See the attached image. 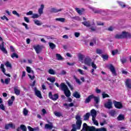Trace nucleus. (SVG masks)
Segmentation results:
<instances>
[{
	"instance_id": "f257e3e1",
	"label": "nucleus",
	"mask_w": 131,
	"mask_h": 131,
	"mask_svg": "<svg viewBox=\"0 0 131 131\" xmlns=\"http://www.w3.org/2000/svg\"><path fill=\"white\" fill-rule=\"evenodd\" d=\"M87 130L89 131H107V129L105 127H102L100 128H95L94 126H88Z\"/></svg>"
},
{
	"instance_id": "f03ea898",
	"label": "nucleus",
	"mask_w": 131,
	"mask_h": 131,
	"mask_svg": "<svg viewBox=\"0 0 131 131\" xmlns=\"http://www.w3.org/2000/svg\"><path fill=\"white\" fill-rule=\"evenodd\" d=\"M108 68L110 70L111 72H112V74L113 75V76H117V73H116V70L115 69V67H114L113 64H110L108 66Z\"/></svg>"
},
{
	"instance_id": "7ed1b4c3",
	"label": "nucleus",
	"mask_w": 131,
	"mask_h": 131,
	"mask_svg": "<svg viewBox=\"0 0 131 131\" xmlns=\"http://www.w3.org/2000/svg\"><path fill=\"white\" fill-rule=\"evenodd\" d=\"M112 100L110 99H108L107 102L104 103V107L106 109H112L113 108Z\"/></svg>"
},
{
	"instance_id": "20e7f679",
	"label": "nucleus",
	"mask_w": 131,
	"mask_h": 131,
	"mask_svg": "<svg viewBox=\"0 0 131 131\" xmlns=\"http://www.w3.org/2000/svg\"><path fill=\"white\" fill-rule=\"evenodd\" d=\"M49 97L50 99H51V100H53V101H57V100L59 99V95H58V94H55L53 95L52 92H49Z\"/></svg>"
},
{
	"instance_id": "39448f33",
	"label": "nucleus",
	"mask_w": 131,
	"mask_h": 131,
	"mask_svg": "<svg viewBox=\"0 0 131 131\" xmlns=\"http://www.w3.org/2000/svg\"><path fill=\"white\" fill-rule=\"evenodd\" d=\"M113 103L114 104L115 108H117V109H121L123 108V105H122V103H121V102H120L114 100L113 101Z\"/></svg>"
},
{
	"instance_id": "423d86ee",
	"label": "nucleus",
	"mask_w": 131,
	"mask_h": 131,
	"mask_svg": "<svg viewBox=\"0 0 131 131\" xmlns=\"http://www.w3.org/2000/svg\"><path fill=\"white\" fill-rule=\"evenodd\" d=\"M94 100V102L95 103H94V106L96 107V108H99V103H100V97L95 96V95H93V98Z\"/></svg>"
},
{
	"instance_id": "0eeeda50",
	"label": "nucleus",
	"mask_w": 131,
	"mask_h": 131,
	"mask_svg": "<svg viewBox=\"0 0 131 131\" xmlns=\"http://www.w3.org/2000/svg\"><path fill=\"white\" fill-rule=\"evenodd\" d=\"M0 41H2V44L0 45L1 51H2L3 52H4V54H8V51H7V50L4 47V42L3 41V38H2V37H0Z\"/></svg>"
},
{
	"instance_id": "6e6552de",
	"label": "nucleus",
	"mask_w": 131,
	"mask_h": 131,
	"mask_svg": "<svg viewBox=\"0 0 131 131\" xmlns=\"http://www.w3.org/2000/svg\"><path fill=\"white\" fill-rule=\"evenodd\" d=\"M84 63L85 65H88V66H91L92 65V59L89 57H86L84 59Z\"/></svg>"
},
{
	"instance_id": "1a4fd4ad",
	"label": "nucleus",
	"mask_w": 131,
	"mask_h": 131,
	"mask_svg": "<svg viewBox=\"0 0 131 131\" xmlns=\"http://www.w3.org/2000/svg\"><path fill=\"white\" fill-rule=\"evenodd\" d=\"M121 35L122 38H130L131 37V34L126 32H122Z\"/></svg>"
},
{
	"instance_id": "9d476101",
	"label": "nucleus",
	"mask_w": 131,
	"mask_h": 131,
	"mask_svg": "<svg viewBox=\"0 0 131 131\" xmlns=\"http://www.w3.org/2000/svg\"><path fill=\"white\" fill-rule=\"evenodd\" d=\"M34 92H35V96H37L38 98H39L40 99H42V96H41V93L40 92V91L37 90V89H36V87L34 88Z\"/></svg>"
},
{
	"instance_id": "9b49d317",
	"label": "nucleus",
	"mask_w": 131,
	"mask_h": 131,
	"mask_svg": "<svg viewBox=\"0 0 131 131\" xmlns=\"http://www.w3.org/2000/svg\"><path fill=\"white\" fill-rule=\"evenodd\" d=\"M59 89L61 91H63V92H65L67 90H68V86H67V85L65 84V83H61L60 84Z\"/></svg>"
},
{
	"instance_id": "f8f14e48",
	"label": "nucleus",
	"mask_w": 131,
	"mask_h": 131,
	"mask_svg": "<svg viewBox=\"0 0 131 131\" xmlns=\"http://www.w3.org/2000/svg\"><path fill=\"white\" fill-rule=\"evenodd\" d=\"M125 84L126 86V88L128 90H131V81L130 79H127L125 82Z\"/></svg>"
},
{
	"instance_id": "ddd939ff",
	"label": "nucleus",
	"mask_w": 131,
	"mask_h": 131,
	"mask_svg": "<svg viewBox=\"0 0 131 131\" xmlns=\"http://www.w3.org/2000/svg\"><path fill=\"white\" fill-rule=\"evenodd\" d=\"M33 48L37 54H39V53L41 52V47H40V46L39 45L34 46Z\"/></svg>"
},
{
	"instance_id": "4468645a",
	"label": "nucleus",
	"mask_w": 131,
	"mask_h": 131,
	"mask_svg": "<svg viewBox=\"0 0 131 131\" xmlns=\"http://www.w3.org/2000/svg\"><path fill=\"white\" fill-rule=\"evenodd\" d=\"M91 10H92L94 14H102V13L104 12V10H102L101 9H97L94 8H91Z\"/></svg>"
},
{
	"instance_id": "2eb2a0df",
	"label": "nucleus",
	"mask_w": 131,
	"mask_h": 131,
	"mask_svg": "<svg viewBox=\"0 0 131 131\" xmlns=\"http://www.w3.org/2000/svg\"><path fill=\"white\" fill-rule=\"evenodd\" d=\"M94 98V94H92L91 95H89L88 98H86L84 101L85 104H88V103H90L91 101L92 100V99H93Z\"/></svg>"
},
{
	"instance_id": "dca6fc26",
	"label": "nucleus",
	"mask_w": 131,
	"mask_h": 131,
	"mask_svg": "<svg viewBox=\"0 0 131 131\" xmlns=\"http://www.w3.org/2000/svg\"><path fill=\"white\" fill-rule=\"evenodd\" d=\"M50 124H46L45 126V129H52L53 127V123L48 122Z\"/></svg>"
},
{
	"instance_id": "f3484780",
	"label": "nucleus",
	"mask_w": 131,
	"mask_h": 131,
	"mask_svg": "<svg viewBox=\"0 0 131 131\" xmlns=\"http://www.w3.org/2000/svg\"><path fill=\"white\" fill-rule=\"evenodd\" d=\"M11 127V128H15L16 126L13 123L6 124L5 126V129H9Z\"/></svg>"
},
{
	"instance_id": "a211bd4d",
	"label": "nucleus",
	"mask_w": 131,
	"mask_h": 131,
	"mask_svg": "<svg viewBox=\"0 0 131 131\" xmlns=\"http://www.w3.org/2000/svg\"><path fill=\"white\" fill-rule=\"evenodd\" d=\"M43 9H45V5L43 4L41 5L40 8H39L38 12L39 16H41L42 14H43Z\"/></svg>"
},
{
	"instance_id": "6ab92c4d",
	"label": "nucleus",
	"mask_w": 131,
	"mask_h": 131,
	"mask_svg": "<svg viewBox=\"0 0 131 131\" xmlns=\"http://www.w3.org/2000/svg\"><path fill=\"white\" fill-rule=\"evenodd\" d=\"M63 11V9H57L55 8H52L50 10V13H58V12H61Z\"/></svg>"
},
{
	"instance_id": "aec40b11",
	"label": "nucleus",
	"mask_w": 131,
	"mask_h": 131,
	"mask_svg": "<svg viewBox=\"0 0 131 131\" xmlns=\"http://www.w3.org/2000/svg\"><path fill=\"white\" fill-rule=\"evenodd\" d=\"M14 101H15V96H11V99H9L8 101V106H12L13 105V103H14Z\"/></svg>"
},
{
	"instance_id": "412c9836",
	"label": "nucleus",
	"mask_w": 131,
	"mask_h": 131,
	"mask_svg": "<svg viewBox=\"0 0 131 131\" xmlns=\"http://www.w3.org/2000/svg\"><path fill=\"white\" fill-rule=\"evenodd\" d=\"M91 113L92 118H96V117H97V111H96L95 109H92L91 111Z\"/></svg>"
},
{
	"instance_id": "4be33fe9",
	"label": "nucleus",
	"mask_w": 131,
	"mask_h": 131,
	"mask_svg": "<svg viewBox=\"0 0 131 131\" xmlns=\"http://www.w3.org/2000/svg\"><path fill=\"white\" fill-rule=\"evenodd\" d=\"M64 94L65 96H67L68 98H69V97L71 96V93L70 92V90H69V89L64 91Z\"/></svg>"
},
{
	"instance_id": "5701e85b",
	"label": "nucleus",
	"mask_w": 131,
	"mask_h": 131,
	"mask_svg": "<svg viewBox=\"0 0 131 131\" xmlns=\"http://www.w3.org/2000/svg\"><path fill=\"white\" fill-rule=\"evenodd\" d=\"M124 115L122 114H120L119 116L117 117V119L119 121H121V120H124Z\"/></svg>"
},
{
	"instance_id": "b1692460",
	"label": "nucleus",
	"mask_w": 131,
	"mask_h": 131,
	"mask_svg": "<svg viewBox=\"0 0 131 131\" xmlns=\"http://www.w3.org/2000/svg\"><path fill=\"white\" fill-rule=\"evenodd\" d=\"M75 10L79 15H82V12H84V9L83 8H82L81 10H80L78 8H76Z\"/></svg>"
},
{
	"instance_id": "393cba45",
	"label": "nucleus",
	"mask_w": 131,
	"mask_h": 131,
	"mask_svg": "<svg viewBox=\"0 0 131 131\" xmlns=\"http://www.w3.org/2000/svg\"><path fill=\"white\" fill-rule=\"evenodd\" d=\"M73 97H74V98H76V99H80V94L76 91L73 94Z\"/></svg>"
},
{
	"instance_id": "a878e982",
	"label": "nucleus",
	"mask_w": 131,
	"mask_h": 131,
	"mask_svg": "<svg viewBox=\"0 0 131 131\" xmlns=\"http://www.w3.org/2000/svg\"><path fill=\"white\" fill-rule=\"evenodd\" d=\"M14 94L16 95V96H19L20 95V90L18 89V87L16 86L14 88Z\"/></svg>"
},
{
	"instance_id": "bb28decb",
	"label": "nucleus",
	"mask_w": 131,
	"mask_h": 131,
	"mask_svg": "<svg viewBox=\"0 0 131 131\" xmlns=\"http://www.w3.org/2000/svg\"><path fill=\"white\" fill-rule=\"evenodd\" d=\"M26 71L28 73H31L32 74H34V72H33V71L32 70H31V68H30L29 67H27Z\"/></svg>"
},
{
	"instance_id": "cd10ccee",
	"label": "nucleus",
	"mask_w": 131,
	"mask_h": 131,
	"mask_svg": "<svg viewBox=\"0 0 131 131\" xmlns=\"http://www.w3.org/2000/svg\"><path fill=\"white\" fill-rule=\"evenodd\" d=\"M90 115L91 114H90V113H86V114L84 116L83 120H89Z\"/></svg>"
},
{
	"instance_id": "c85d7f7f",
	"label": "nucleus",
	"mask_w": 131,
	"mask_h": 131,
	"mask_svg": "<svg viewBox=\"0 0 131 131\" xmlns=\"http://www.w3.org/2000/svg\"><path fill=\"white\" fill-rule=\"evenodd\" d=\"M5 65L7 68L12 69V64H11V63H10V62L6 61V63H5Z\"/></svg>"
},
{
	"instance_id": "c756f323",
	"label": "nucleus",
	"mask_w": 131,
	"mask_h": 131,
	"mask_svg": "<svg viewBox=\"0 0 131 131\" xmlns=\"http://www.w3.org/2000/svg\"><path fill=\"white\" fill-rule=\"evenodd\" d=\"M118 4L121 7V8H125L126 6L124 4V3L120 1H117Z\"/></svg>"
},
{
	"instance_id": "7c9ffc66",
	"label": "nucleus",
	"mask_w": 131,
	"mask_h": 131,
	"mask_svg": "<svg viewBox=\"0 0 131 131\" xmlns=\"http://www.w3.org/2000/svg\"><path fill=\"white\" fill-rule=\"evenodd\" d=\"M34 22L36 25H38V26H40V25H42V23L40 22V21L37 19H34Z\"/></svg>"
},
{
	"instance_id": "2f4dec72",
	"label": "nucleus",
	"mask_w": 131,
	"mask_h": 131,
	"mask_svg": "<svg viewBox=\"0 0 131 131\" xmlns=\"http://www.w3.org/2000/svg\"><path fill=\"white\" fill-rule=\"evenodd\" d=\"M49 47L51 50H54L56 49V45L54 44L53 42H49Z\"/></svg>"
},
{
	"instance_id": "473e14b6",
	"label": "nucleus",
	"mask_w": 131,
	"mask_h": 131,
	"mask_svg": "<svg viewBox=\"0 0 131 131\" xmlns=\"http://www.w3.org/2000/svg\"><path fill=\"white\" fill-rule=\"evenodd\" d=\"M82 24L84 26H86V27H91V24H90V22L89 21L82 22Z\"/></svg>"
},
{
	"instance_id": "72a5a7b5",
	"label": "nucleus",
	"mask_w": 131,
	"mask_h": 131,
	"mask_svg": "<svg viewBox=\"0 0 131 131\" xmlns=\"http://www.w3.org/2000/svg\"><path fill=\"white\" fill-rule=\"evenodd\" d=\"M56 57L57 59L58 60V61H61V60L63 59V57H62V56H61L60 54H56Z\"/></svg>"
},
{
	"instance_id": "f704fd0d",
	"label": "nucleus",
	"mask_w": 131,
	"mask_h": 131,
	"mask_svg": "<svg viewBox=\"0 0 131 131\" xmlns=\"http://www.w3.org/2000/svg\"><path fill=\"white\" fill-rule=\"evenodd\" d=\"M109 114L111 116H115L116 114V111L115 110H112L110 112Z\"/></svg>"
},
{
	"instance_id": "c9c22d12",
	"label": "nucleus",
	"mask_w": 131,
	"mask_h": 131,
	"mask_svg": "<svg viewBox=\"0 0 131 131\" xmlns=\"http://www.w3.org/2000/svg\"><path fill=\"white\" fill-rule=\"evenodd\" d=\"M54 114L57 117H61L62 116V113L60 112H54Z\"/></svg>"
},
{
	"instance_id": "e433bc0d",
	"label": "nucleus",
	"mask_w": 131,
	"mask_h": 131,
	"mask_svg": "<svg viewBox=\"0 0 131 131\" xmlns=\"http://www.w3.org/2000/svg\"><path fill=\"white\" fill-rule=\"evenodd\" d=\"M47 80H49L50 82L54 83L56 81V78L55 77L48 78Z\"/></svg>"
},
{
	"instance_id": "4c0bfd02",
	"label": "nucleus",
	"mask_w": 131,
	"mask_h": 131,
	"mask_svg": "<svg viewBox=\"0 0 131 131\" xmlns=\"http://www.w3.org/2000/svg\"><path fill=\"white\" fill-rule=\"evenodd\" d=\"M89 126H88V124L86 123H83L82 130H86V129H88V127Z\"/></svg>"
},
{
	"instance_id": "58836bf2",
	"label": "nucleus",
	"mask_w": 131,
	"mask_h": 131,
	"mask_svg": "<svg viewBox=\"0 0 131 131\" xmlns=\"http://www.w3.org/2000/svg\"><path fill=\"white\" fill-rule=\"evenodd\" d=\"M39 17H40V15H38L37 13H35L33 14V15L32 16L31 18H32L33 19H36Z\"/></svg>"
},
{
	"instance_id": "ea45409f",
	"label": "nucleus",
	"mask_w": 131,
	"mask_h": 131,
	"mask_svg": "<svg viewBox=\"0 0 131 131\" xmlns=\"http://www.w3.org/2000/svg\"><path fill=\"white\" fill-rule=\"evenodd\" d=\"M20 129L23 131H27V127L25 125H20Z\"/></svg>"
},
{
	"instance_id": "a19ab883",
	"label": "nucleus",
	"mask_w": 131,
	"mask_h": 131,
	"mask_svg": "<svg viewBox=\"0 0 131 131\" xmlns=\"http://www.w3.org/2000/svg\"><path fill=\"white\" fill-rule=\"evenodd\" d=\"M23 114L25 115V116H27V115H28V110H27V108H24Z\"/></svg>"
},
{
	"instance_id": "79ce46f5",
	"label": "nucleus",
	"mask_w": 131,
	"mask_h": 131,
	"mask_svg": "<svg viewBox=\"0 0 131 131\" xmlns=\"http://www.w3.org/2000/svg\"><path fill=\"white\" fill-rule=\"evenodd\" d=\"M48 72L49 74H52L53 75L56 74V72L54 70H53V69H49Z\"/></svg>"
},
{
	"instance_id": "37998d69",
	"label": "nucleus",
	"mask_w": 131,
	"mask_h": 131,
	"mask_svg": "<svg viewBox=\"0 0 131 131\" xmlns=\"http://www.w3.org/2000/svg\"><path fill=\"white\" fill-rule=\"evenodd\" d=\"M92 121L95 125H97V126L99 125V123L98 122V121L96 120V118H92Z\"/></svg>"
},
{
	"instance_id": "c03bdc74",
	"label": "nucleus",
	"mask_w": 131,
	"mask_h": 131,
	"mask_svg": "<svg viewBox=\"0 0 131 131\" xmlns=\"http://www.w3.org/2000/svg\"><path fill=\"white\" fill-rule=\"evenodd\" d=\"M55 21H59V22H65L64 18H57L55 19Z\"/></svg>"
},
{
	"instance_id": "a18cd8bd",
	"label": "nucleus",
	"mask_w": 131,
	"mask_h": 131,
	"mask_svg": "<svg viewBox=\"0 0 131 131\" xmlns=\"http://www.w3.org/2000/svg\"><path fill=\"white\" fill-rule=\"evenodd\" d=\"M11 58H13V59H14V58L18 59V58H19V56L17 55L16 53H13L12 54H11Z\"/></svg>"
},
{
	"instance_id": "49530a36",
	"label": "nucleus",
	"mask_w": 131,
	"mask_h": 131,
	"mask_svg": "<svg viewBox=\"0 0 131 131\" xmlns=\"http://www.w3.org/2000/svg\"><path fill=\"white\" fill-rule=\"evenodd\" d=\"M79 61H83V59H84V55L82 54H79L78 56Z\"/></svg>"
},
{
	"instance_id": "de8ad7c7",
	"label": "nucleus",
	"mask_w": 131,
	"mask_h": 131,
	"mask_svg": "<svg viewBox=\"0 0 131 131\" xmlns=\"http://www.w3.org/2000/svg\"><path fill=\"white\" fill-rule=\"evenodd\" d=\"M101 57L103 59V60H108V58H109V56L107 54H102L101 55Z\"/></svg>"
},
{
	"instance_id": "09e8293b",
	"label": "nucleus",
	"mask_w": 131,
	"mask_h": 131,
	"mask_svg": "<svg viewBox=\"0 0 131 131\" xmlns=\"http://www.w3.org/2000/svg\"><path fill=\"white\" fill-rule=\"evenodd\" d=\"M73 77H74V79H75L77 83H78V84H81V82L80 81L79 79H77V78L75 76H74Z\"/></svg>"
},
{
	"instance_id": "8fccbe9b",
	"label": "nucleus",
	"mask_w": 131,
	"mask_h": 131,
	"mask_svg": "<svg viewBox=\"0 0 131 131\" xmlns=\"http://www.w3.org/2000/svg\"><path fill=\"white\" fill-rule=\"evenodd\" d=\"M102 95L103 99H105V98H110V96L108 94L105 93V92H103Z\"/></svg>"
},
{
	"instance_id": "3c124183",
	"label": "nucleus",
	"mask_w": 131,
	"mask_h": 131,
	"mask_svg": "<svg viewBox=\"0 0 131 131\" xmlns=\"http://www.w3.org/2000/svg\"><path fill=\"white\" fill-rule=\"evenodd\" d=\"M112 54L113 56H115L117 54H119V52H118V50H115L112 51Z\"/></svg>"
},
{
	"instance_id": "603ef678",
	"label": "nucleus",
	"mask_w": 131,
	"mask_h": 131,
	"mask_svg": "<svg viewBox=\"0 0 131 131\" xmlns=\"http://www.w3.org/2000/svg\"><path fill=\"white\" fill-rule=\"evenodd\" d=\"M28 76L30 78V79H31V80H33L34 78H35V76L34 75V74H32V75L30 74H28Z\"/></svg>"
},
{
	"instance_id": "864d4df0",
	"label": "nucleus",
	"mask_w": 131,
	"mask_h": 131,
	"mask_svg": "<svg viewBox=\"0 0 131 131\" xmlns=\"http://www.w3.org/2000/svg\"><path fill=\"white\" fill-rule=\"evenodd\" d=\"M10 81L11 79H10V78H7L5 79L4 83H5L6 84H9V82H10Z\"/></svg>"
},
{
	"instance_id": "5fc2aeb1",
	"label": "nucleus",
	"mask_w": 131,
	"mask_h": 131,
	"mask_svg": "<svg viewBox=\"0 0 131 131\" xmlns=\"http://www.w3.org/2000/svg\"><path fill=\"white\" fill-rule=\"evenodd\" d=\"M115 37L117 39H120V38H122V36L121 34H117Z\"/></svg>"
},
{
	"instance_id": "6e6d98bb",
	"label": "nucleus",
	"mask_w": 131,
	"mask_h": 131,
	"mask_svg": "<svg viewBox=\"0 0 131 131\" xmlns=\"http://www.w3.org/2000/svg\"><path fill=\"white\" fill-rule=\"evenodd\" d=\"M67 84H68V86L70 88L71 91H73L74 90L73 86H72V85L70 84V83H69V82L67 81Z\"/></svg>"
},
{
	"instance_id": "4d7b16f0",
	"label": "nucleus",
	"mask_w": 131,
	"mask_h": 131,
	"mask_svg": "<svg viewBox=\"0 0 131 131\" xmlns=\"http://www.w3.org/2000/svg\"><path fill=\"white\" fill-rule=\"evenodd\" d=\"M12 14H13V15H15V16H17V17H20V14H19V13H18L16 10L13 11Z\"/></svg>"
},
{
	"instance_id": "13d9d810",
	"label": "nucleus",
	"mask_w": 131,
	"mask_h": 131,
	"mask_svg": "<svg viewBox=\"0 0 131 131\" xmlns=\"http://www.w3.org/2000/svg\"><path fill=\"white\" fill-rule=\"evenodd\" d=\"M91 66H92L93 69H97V66L96 65V64H95L94 62L91 63Z\"/></svg>"
},
{
	"instance_id": "bf43d9fd",
	"label": "nucleus",
	"mask_w": 131,
	"mask_h": 131,
	"mask_svg": "<svg viewBox=\"0 0 131 131\" xmlns=\"http://www.w3.org/2000/svg\"><path fill=\"white\" fill-rule=\"evenodd\" d=\"M1 19H2V20H6V21H8L9 20V18L8 17H7V16H6V15H4V16L1 17Z\"/></svg>"
},
{
	"instance_id": "052dcab7",
	"label": "nucleus",
	"mask_w": 131,
	"mask_h": 131,
	"mask_svg": "<svg viewBox=\"0 0 131 131\" xmlns=\"http://www.w3.org/2000/svg\"><path fill=\"white\" fill-rule=\"evenodd\" d=\"M74 35H75V37H79V36H80V33L75 32Z\"/></svg>"
},
{
	"instance_id": "680f3d73",
	"label": "nucleus",
	"mask_w": 131,
	"mask_h": 131,
	"mask_svg": "<svg viewBox=\"0 0 131 131\" xmlns=\"http://www.w3.org/2000/svg\"><path fill=\"white\" fill-rule=\"evenodd\" d=\"M96 53L98 54V55H101L103 52L100 49H97L96 50Z\"/></svg>"
},
{
	"instance_id": "e2e57ef3",
	"label": "nucleus",
	"mask_w": 131,
	"mask_h": 131,
	"mask_svg": "<svg viewBox=\"0 0 131 131\" xmlns=\"http://www.w3.org/2000/svg\"><path fill=\"white\" fill-rule=\"evenodd\" d=\"M26 15H27V16L33 15V12L32 11H30L26 13Z\"/></svg>"
},
{
	"instance_id": "0e129e2a",
	"label": "nucleus",
	"mask_w": 131,
	"mask_h": 131,
	"mask_svg": "<svg viewBox=\"0 0 131 131\" xmlns=\"http://www.w3.org/2000/svg\"><path fill=\"white\" fill-rule=\"evenodd\" d=\"M121 62H122V64H124V63L126 62V59L125 58L121 59Z\"/></svg>"
},
{
	"instance_id": "69168bd1",
	"label": "nucleus",
	"mask_w": 131,
	"mask_h": 131,
	"mask_svg": "<svg viewBox=\"0 0 131 131\" xmlns=\"http://www.w3.org/2000/svg\"><path fill=\"white\" fill-rule=\"evenodd\" d=\"M24 20L26 22H27V23H29L30 22L29 18H28V17H25Z\"/></svg>"
},
{
	"instance_id": "338daca9",
	"label": "nucleus",
	"mask_w": 131,
	"mask_h": 131,
	"mask_svg": "<svg viewBox=\"0 0 131 131\" xmlns=\"http://www.w3.org/2000/svg\"><path fill=\"white\" fill-rule=\"evenodd\" d=\"M0 109H1V110H3V111H4L5 110V105H4V104H1V105H0Z\"/></svg>"
},
{
	"instance_id": "774afa93",
	"label": "nucleus",
	"mask_w": 131,
	"mask_h": 131,
	"mask_svg": "<svg viewBox=\"0 0 131 131\" xmlns=\"http://www.w3.org/2000/svg\"><path fill=\"white\" fill-rule=\"evenodd\" d=\"M28 129H29V131H34V129L31 127L30 126H28Z\"/></svg>"
}]
</instances>
